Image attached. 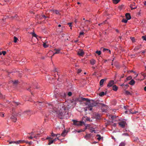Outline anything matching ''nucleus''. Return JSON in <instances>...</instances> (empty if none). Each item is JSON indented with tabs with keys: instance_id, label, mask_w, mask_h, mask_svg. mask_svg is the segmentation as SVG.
<instances>
[{
	"instance_id": "1",
	"label": "nucleus",
	"mask_w": 146,
	"mask_h": 146,
	"mask_svg": "<svg viewBox=\"0 0 146 146\" xmlns=\"http://www.w3.org/2000/svg\"><path fill=\"white\" fill-rule=\"evenodd\" d=\"M48 104L50 108H52L54 111L56 112L58 116L60 119H62L66 113H68V112L66 111V106L63 103L58 104L57 105V108L54 107L52 104Z\"/></svg>"
},
{
	"instance_id": "2",
	"label": "nucleus",
	"mask_w": 146,
	"mask_h": 146,
	"mask_svg": "<svg viewBox=\"0 0 146 146\" xmlns=\"http://www.w3.org/2000/svg\"><path fill=\"white\" fill-rule=\"evenodd\" d=\"M54 96L56 98H57L58 97H61V98H65L66 97V94L65 93H62L58 94V93H56L55 91L54 92Z\"/></svg>"
},
{
	"instance_id": "3",
	"label": "nucleus",
	"mask_w": 146,
	"mask_h": 146,
	"mask_svg": "<svg viewBox=\"0 0 146 146\" xmlns=\"http://www.w3.org/2000/svg\"><path fill=\"white\" fill-rule=\"evenodd\" d=\"M86 105H88V107L87 108L88 110H89L91 111L92 109V107L95 106H96V104L94 102L92 103H89L87 104H86Z\"/></svg>"
},
{
	"instance_id": "4",
	"label": "nucleus",
	"mask_w": 146,
	"mask_h": 146,
	"mask_svg": "<svg viewBox=\"0 0 146 146\" xmlns=\"http://www.w3.org/2000/svg\"><path fill=\"white\" fill-rule=\"evenodd\" d=\"M31 114V112L30 110L25 111L23 112L22 117H27L28 116H30Z\"/></svg>"
},
{
	"instance_id": "5",
	"label": "nucleus",
	"mask_w": 146,
	"mask_h": 146,
	"mask_svg": "<svg viewBox=\"0 0 146 146\" xmlns=\"http://www.w3.org/2000/svg\"><path fill=\"white\" fill-rule=\"evenodd\" d=\"M74 124L77 126H81L84 123V122L82 121H78L75 120H73Z\"/></svg>"
},
{
	"instance_id": "6",
	"label": "nucleus",
	"mask_w": 146,
	"mask_h": 146,
	"mask_svg": "<svg viewBox=\"0 0 146 146\" xmlns=\"http://www.w3.org/2000/svg\"><path fill=\"white\" fill-rule=\"evenodd\" d=\"M119 126L121 127L124 128L125 127L126 124V123L125 121H123L119 122L118 123Z\"/></svg>"
},
{
	"instance_id": "7",
	"label": "nucleus",
	"mask_w": 146,
	"mask_h": 146,
	"mask_svg": "<svg viewBox=\"0 0 146 146\" xmlns=\"http://www.w3.org/2000/svg\"><path fill=\"white\" fill-rule=\"evenodd\" d=\"M125 113H128L129 114H136L137 113H138L139 112L138 111H135L134 112H132V110L130 109L128 111H125Z\"/></svg>"
},
{
	"instance_id": "8",
	"label": "nucleus",
	"mask_w": 146,
	"mask_h": 146,
	"mask_svg": "<svg viewBox=\"0 0 146 146\" xmlns=\"http://www.w3.org/2000/svg\"><path fill=\"white\" fill-rule=\"evenodd\" d=\"M130 7L131 8V10L136 9L137 7V6H135V3H133L131 4L130 6Z\"/></svg>"
},
{
	"instance_id": "9",
	"label": "nucleus",
	"mask_w": 146,
	"mask_h": 146,
	"mask_svg": "<svg viewBox=\"0 0 146 146\" xmlns=\"http://www.w3.org/2000/svg\"><path fill=\"white\" fill-rule=\"evenodd\" d=\"M94 118L96 119H101L100 115L98 113L95 114L94 115Z\"/></svg>"
},
{
	"instance_id": "10",
	"label": "nucleus",
	"mask_w": 146,
	"mask_h": 146,
	"mask_svg": "<svg viewBox=\"0 0 146 146\" xmlns=\"http://www.w3.org/2000/svg\"><path fill=\"white\" fill-rule=\"evenodd\" d=\"M78 54L79 56H82L84 55V52L82 50H80L78 52Z\"/></svg>"
},
{
	"instance_id": "11",
	"label": "nucleus",
	"mask_w": 146,
	"mask_h": 146,
	"mask_svg": "<svg viewBox=\"0 0 146 146\" xmlns=\"http://www.w3.org/2000/svg\"><path fill=\"white\" fill-rule=\"evenodd\" d=\"M114 84V81L113 80L110 81L108 83L107 85L108 87H111Z\"/></svg>"
},
{
	"instance_id": "12",
	"label": "nucleus",
	"mask_w": 146,
	"mask_h": 146,
	"mask_svg": "<svg viewBox=\"0 0 146 146\" xmlns=\"http://www.w3.org/2000/svg\"><path fill=\"white\" fill-rule=\"evenodd\" d=\"M81 100L82 101H86L88 103H90V100L88 98H81Z\"/></svg>"
},
{
	"instance_id": "13",
	"label": "nucleus",
	"mask_w": 146,
	"mask_h": 146,
	"mask_svg": "<svg viewBox=\"0 0 146 146\" xmlns=\"http://www.w3.org/2000/svg\"><path fill=\"white\" fill-rule=\"evenodd\" d=\"M125 17L127 20L130 19L131 18L130 14L129 13L125 14Z\"/></svg>"
},
{
	"instance_id": "14",
	"label": "nucleus",
	"mask_w": 146,
	"mask_h": 146,
	"mask_svg": "<svg viewBox=\"0 0 146 146\" xmlns=\"http://www.w3.org/2000/svg\"><path fill=\"white\" fill-rule=\"evenodd\" d=\"M11 119L14 122H16L17 120V119L16 117L13 115L11 116Z\"/></svg>"
},
{
	"instance_id": "15",
	"label": "nucleus",
	"mask_w": 146,
	"mask_h": 146,
	"mask_svg": "<svg viewBox=\"0 0 146 146\" xmlns=\"http://www.w3.org/2000/svg\"><path fill=\"white\" fill-rule=\"evenodd\" d=\"M90 63L92 65H94L96 62V61L94 59H92L90 61Z\"/></svg>"
},
{
	"instance_id": "16",
	"label": "nucleus",
	"mask_w": 146,
	"mask_h": 146,
	"mask_svg": "<svg viewBox=\"0 0 146 146\" xmlns=\"http://www.w3.org/2000/svg\"><path fill=\"white\" fill-rule=\"evenodd\" d=\"M91 137V135L90 134H86L84 137V138L88 140L90 139Z\"/></svg>"
},
{
	"instance_id": "17",
	"label": "nucleus",
	"mask_w": 146,
	"mask_h": 146,
	"mask_svg": "<svg viewBox=\"0 0 146 146\" xmlns=\"http://www.w3.org/2000/svg\"><path fill=\"white\" fill-rule=\"evenodd\" d=\"M106 80L105 79H102V80H101L100 81V85L102 86L103 85V83L104 82V81L105 80Z\"/></svg>"
},
{
	"instance_id": "18",
	"label": "nucleus",
	"mask_w": 146,
	"mask_h": 146,
	"mask_svg": "<svg viewBox=\"0 0 146 146\" xmlns=\"http://www.w3.org/2000/svg\"><path fill=\"white\" fill-rule=\"evenodd\" d=\"M90 21L88 20H86L85 21L84 24H83L84 25L87 26L88 25L90 24Z\"/></svg>"
},
{
	"instance_id": "19",
	"label": "nucleus",
	"mask_w": 146,
	"mask_h": 146,
	"mask_svg": "<svg viewBox=\"0 0 146 146\" xmlns=\"http://www.w3.org/2000/svg\"><path fill=\"white\" fill-rule=\"evenodd\" d=\"M141 45H138L136 46L135 48H134V50H137L141 48Z\"/></svg>"
},
{
	"instance_id": "20",
	"label": "nucleus",
	"mask_w": 146,
	"mask_h": 146,
	"mask_svg": "<svg viewBox=\"0 0 146 146\" xmlns=\"http://www.w3.org/2000/svg\"><path fill=\"white\" fill-rule=\"evenodd\" d=\"M118 88V87L115 85H113V90L115 91H117Z\"/></svg>"
},
{
	"instance_id": "21",
	"label": "nucleus",
	"mask_w": 146,
	"mask_h": 146,
	"mask_svg": "<svg viewBox=\"0 0 146 146\" xmlns=\"http://www.w3.org/2000/svg\"><path fill=\"white\" fill-rule=\"evenodd\" d=\"M60 49H54V51H55V52H54V54H57L60 53Z\"/></svg>"
},
{
	"instance_id": "22",
	"label": "nucleus",
	"mask_w": 146,
	"mask_h": 146,
	"mask_svg": "<svg viewBox=\"0 0 146 146\" xmlns=\"http://www.w3.org/2000/svg\"><path fill=\"white\" fill-rule=\"evenodd\" d=\"M99 104L101 105L102 109L103 107L105 108L106 109H107V107L105 104L102 103H100Z\"/></svg>"
},
{
	"instance_id": "23",
	"label": "nucleus",
	"mask_w": 146,
	"mask_h": 146,
	"mask_svg": "<svg viewBox=\"0 0 146 146\" xmlns=\"http://www.w3.org/2000/svg\"><path fill=\"white\" fill-rule=\"evenodd\" d=\"M24 141L19 140L16 141V144H18L21 143H24Z\"/></svg>"
},
{
	"instance_id": "24",
	"label": "nucleus",
	"mask_w": 146,
	"mask_h": 146,
	"mask_svg": "<svg viewBox=\"0 0 146 146\" xmlns=\"http://www.w3.org/2000/svg\"><path fill=\"white\" fill-rule=\"evenodd\" d=\"M66 130H64L61 133V135L62 136L64 137L66 134Z\"/></svg>"
},
{
	"instance_id": "25",
	"label": "nucleus",
	"mask_w": 146,
	"mask_h": 146,
	"mask_svg": "<svg viewBox=\"0 0 146 146\" xmlns=\"http://www.w3.org/2000/svg\"><path fill=\"white\" fill-rule=\"evenodd\" d=\"M135 81L133 80H131L129 83V84L131 85H133L135 83Z\"/></svg>"
},
{
	"instance_id": "26",
	"label": "nucleus",
	"mask_w": 146,
	"mask_h": 146,
	"mask_svg": "<svg viewBox=\"0 0 146 146\" xmlns=\"http://www.w3.org/2000/svg\"><path fill=\"white\" fill-rule=\"evenodd\" d=\"M23 112H19L17 114V116L22 117Z\"/></svg>"
},
{
	"instance_id": "27",
	"label": "nucleus",
	"mask_w": 146,
	"mask_h": 146,
	"mask_svg": "<svg viewBox=\"0 0 146 146\" xmlns=\"http://www.w3.org/2000/svg\"><path fill=\"white\" fill-rule=\"evenodd\" d=\"M141 75H142V76H143V77H144L143 78V79H142L141 80H142L143 79H145V77H146V76L145 73L143 72H142L141 73Z\"/></svg>"
},
{
	"instance_id": "28",
	"label": "nucleus",
	"mask_w": 146,
	"mask_h": 146,
	"mask_svg": "<svg viewBox=\"0 0 146 146\" xmlns=\"http://www.w3.org/2000/svg\"><path fill=\"white\" fill-rule=\"evenodd\" d=\"M51 135V136L53 137H54L55 136H56V137H57L58 135H60V134H55L53 132H52Z\"/></svg>"
},
{
	"instance_id": "29",
	"label": "nucleus",
	"mask_w": 146,
	"mask_h": 146,
	"mask_svg": "<svg viewBox=\"0 0 146 146\" xmlns=\"http://www.w3.org/2000/svg\"><path fill=\"white\" fill-rule=\"evenodd\" d=\"M49 143H48V145H50L52 143H54V141L53 140H48Z\"/></svg>"
},
{
	"instance_id": "30",
	"label": "nucleus",
	"mask_w": 146,
	"mask_h": 146,
	"mask_svg": "<svg viewBox=\"0 0 146 146\" xmlns=\"http://www.w3.org/2000/svg\"><path fill=\"white\" fill-rule=\"evenodd\" d=\"M105 94L104 92H100L99 94V95L100 96H104V95H105Z\"/></svg>"
},
{
	"instance_id": "31",
	"label": "nucleus",
	"mask_w": 146,
	"mask_h": 146,
	"mask_svg": "<svg viewBox=\"0 0 146 146\" xmlns=\"http://www.w3.org/2000/svg\"><path fill=\"white\" fill-rule=\"evenodd\" d=\"M120 0H113V3L115 4L117 3Z\"/></svg>"
},
{
	"instance_id": "32",
	"label": "nucleus",
	"mask_w": 146,
	"mask_h": 146,
	"mask_svg": "<svg viewBox=\"0 0 146 146\" xmlns=\"http://www.w3.org/2000/svg\"><path fill=\"white\" fill-rule=\"evenodd\" d=\"M96 137H98L97 138L100 141L101 140V135H100L98 134L96 135Z\"/></svg>"
},
{
	"instance_id": "33",
	"label": "nucleus",
	"mask_w": 146,
	"mask_h": 146,
	"mask_svg": "<svg viewBox=\"0 0 146 146\" xmlns=\"http://www.w3.org/2000/svg\"><path fill=\"white\" fill-rule=\"evenodd\" d=\"M106 50H107V51H108V52H109L110 53H111V51L110 50H109L106 49V48H104L103 49V52H105Z\"/></svg>"
},
{
	"instance_id": "34",
	"label": "nucleus",
	"mask_w": 146,
	"mask_h": 146,
	"mask_svg": "<svg viewBox=\"0 0 146 146\" xmlns=\"http://www.w3.org/2000/svg\"><path fill=\"white\" fill-rule=\"evenodd\" d=\"M48 17H46L45 16V15H43L41 17H40V19H45L46 18H48Z\"/></svg>"
},
{
	"instance_id": "35",
	"label": "nucleus",
	"mask_w": 146,
	"mask_h": 146,
	"mask_svg": "<svg viewBox=\"0 0 146 146\" xmlns=\"http://www.w3.org/2000/svg\"><path fill=\"white\" fill-rule=\"evenodd\" d=\"M121 22L125 23H126L127 22V20L125 19H123L121 21Z\"/></svg>"
},
{
	"instance_id": "36",
	"label": "nucleus",
	"mask_w": 146,
	"mask_h": 146,
	"mask_svg": "<svg viewBox=\"0 0 146 146\" xmlns=\"http://www.w3.org/2000/svg\"><path fill=\"white\" fill-rule=\"evenodd\" d=\"M18 40V38L16 36L14 37V42L16 43L17 42V40Z\"/></svg>"
},
{
	"instance_id": "37",
	"label": "nucleus",
	"mask_w": 146,
	"mask_h": 146,
	"mask_svg": "<svg viewBox=\"0 0 146 146\" xmlns=\"http://www.w3.org/2000/svg\"><path fill=\"white\" fill-rule=\"evenodd\" d=\"M96 53L98 54V55H100L101 54V52L100 51L97 50L96 52Z\"/></svg>"
},
{
	"instance_id": "38",
	"label": "nucleus",
	"mask_w": 146,
	"mask_h": 146,
	"mask_svg": "<svg viewBox=\"0 0 146 146\" xmlns=\"http://www.w3.org/2000/svg\"><path fill=\"white\" fill-rule=\"evenodd\" d=\"M132 77L131 76H129L126 79V80H125V82L126 81V80H129L131 79Z\"/></svg>"
},
{
	"instance_id": "39",
	"label": "nucleus",
	"mask_w": 146,
	"mask_h": 146,
	"mask_svg": "<svg viewBox=\"0 0 146 146\" xmlns=\"http://www.w3.org/2000/svg\"><path fill=\"white\" fill-rule=\"evenodd\" d=\"M84 117L85 118L86 120V121H90V117Z\"/></svg>"
},
{
	"instance_id": "40",
	"label": "nucleus",
	"mask_w": 146,
	"mask_h": 146,
	"mask_svg": "<svg viewBox=\"0 0 146 146\" xmlns=\"http://www.w3.org/2000/svg\"><path fill=\"white\" fill-rule=\"evenodd\" d=\"M125 144L124 142H122L121 143L119 146H125Z\"/></svg>"
},
{
	"instance_id": "41",
	"label": "nucleus",
	"mask_w": 146,
	"mask_h": 146,
	"mask_svg": "<svg viewBox=\"0 0 146 146\" xmlns=\"http://www.w3.org/2000/svg\"><path fill=\"white\" fill-rule=\"evenodd\" d=\"M43 46L44 48H47L48 47V46L46 44V43H44L43 44Z\"/></svg>"
},
{
	"instance_id": "42",
	"label": "nucleus",
	"mask_w": 146,
	"mask_h": 146,
	"mask_svg": "<svg viewBox=\"0 0 146 146\" xmlns=\"http://www.w3.org/2000/svg\"><path fill=\"white\" fill-rule=\"evenodd\" d=\"M130 39L133 42H134L135 41V39L134 37H131Z\"/></svg>"
},
{
	"instance_id": "43",
	"label": "nucleus",
	"mask_w": 146,
	"mask_h": 146,
	"mask_svg": "<svg viewBox=\"0 0 146 146\" xmlns=\"http://www.w3.org/2000/svg\"><path fill=\"white\" fill-rule=\"evenodd\" d=\"M31 34H32V35L33 36L36 37L37 36V35L35 33H31Z\"/></svg>"
},
{
	"instance_id": "44",
	"label": "nucleus",
	"mask_w": 146,
	"mask_h": 146,
	"mask_svg": "<svg viewBox=\"0 0 146 146\" xmlns=\"http://www.w3.org/2000/svg\"><path fill=\"white\" fill-rule=\"evenodd\" d=\"M142 38L143 40L146 41V36H142Z\"/></svg>"
},
{
	"instance_id": "45",
	"label": "nucleus",
	"mask_w": 146,
	"mask_h": 146,
	"mask_svg": "<svg viewBox=\"0 0 146 146\" xmlns=\"http://www.w3.org/2000/svg\"><path fill=\"white\" fill-rule=\"evenodd\" d=\"M54 12L56 14H58L59 13V12L57 10H54Z\"/></svg>"
},
{
	"instance_id": "46",
	"label": "nucleus",
	"mask_w": 146,
	"mask_h": 146,
	"mask_svg": "<svg viewBox=\"0 0 146 146\" xmlns=\"http://www.w3.org/2000/svg\"><path fill=\"white\" fill-rule=\"evenodd\" d=\"M40 103H41V104H42V102H38V103H37V105H39L40 106H43V105H42V104L41 105V104H40Z\"/></svg>"
},
{
	"instance_id": "47",
	"label": "nucleus",
	"mask_w": 146,
	"mask_h": 146,
	"mask_svg": "<svg viewBox=\"0 0 146 146\" xmlns=\"http://www.w3.org/2000/svg\"><path fill=\"white\" fill-rule=\"evenodd\" d=\"M133 140L134 141H137V140H138V139L137 137H134L133 138Z\"/></svg>"
},
{
	"instance_id": "48",
	"label": "nucleus",
	"mask_w": 146,
	"mask_h": 146,
	"mask_svg": "<svg viewBox=\"0 0 146 146\" xmlns=\"http://www.w3.org/2000/svg\"><path fill=\"white\" fill-rule=\"evenodd\" d=\"M68 95L69 96H70L72 95V93L71 92H69L68 94Z\"/></svg>"
},
{
	"instance_id": "49",
	"label": "nucleus",
	"mask_w": 146,
	"mask_h": 146,
	"mask_svg": "<svg viewBox=\"0 0 146 146\" xmlns=\"http://www.w3.org/2000/svg\"><path fill=\"white\" fill-rule=\"evenodd\" d=\"M10 144L15 143L16 144V141H12L9 142Z\"/></svg>"
},
{
	"instance_id": "50",
	"label": "nucleus",
	"mask_w": 146,
	"mask_h": 146,
	"mask_svg": "<svg viewBox=\"0 0 146 146\" xmlns=\"http://www.w3.org/2000/svg\"><path fill=\"white\" fill-rule=\"evenodd\" d=\"M18 82V80H16L14 81L13 82V83L14 84H17Z\"/></svg>"
},
{
	"instance_id": "51",
	"label": "nucleus",
	"mask_w": 146,
	"mask_h": 146,
	"mask_svg": "<svg viewBox=\"0 0 146 146\" xmlns=\"http://www.w3.org/2000/svg\"><path fill=\"white\" fill-rule=\"evenodd\" d=\"M125 93L127 95H129V94H130V92H129L128 91H125Z\"/></svg>"
},
{
	"instance_id": "52",
	"label": "nucleus",
	"mask_w": 146,
	"mask_h": 146,
	"mask_svg": "<svg viewBox=\"0 0 146 146\" xmlns=\"http://www.w3.org/2000/svg\"><path fill=\"white\" fill-rule=\"evenodd\" d=\"M99 100H97L95 102V103L96 104V105H97V104H99L100 103H99Z\"/></svg>"
},
{
	"instance_id": "53",
	"label": "nucleus",
	"mask_w": 146,
	"mask_h": 146,
	"mask_svg": "<svg viewBox=\"0 0 146 146\" xmlns=\"http://www.w3.org/2000/svg\"><path fill=\"white\" fill-rule=\"evenodd\" d=\"M82 71V70L81 69H78V71H77V73H80Z\"/></svg>"
},
{
	"instance_id": "54",
	"label": "nucleus",
	"mask_w": 146,
	"mask_h": 146,
	"mask_svg": "<svg viewBox=\"0 0 146 146\" xmlns=\"http://www.w3.org/2000/svg\"><path fill=\"white\" fill-rule=\"evenodd\" d=\"M6 52L5 51H3L2 52V53L3 54V55H5L6 53Z\"/></svg>"
},
{
	"instance_id": "55",
	"label": "nucleus",
	"mask_w": 146,
	"mask_h": 146,
	"mask_svg": "<svg viewBox=\"0 0 146 146\" xmlns=\"http://www.w3.org/2000/svg\"><path fill=\"white\" fill-rule=\"evenodd\" d=\"M74 101V102H77L78 101H79V100L78 98H76L74 100H73Z\"/></svg>"
},
{
	"instance_id": "56",
	"label": "nucleus",
	"mask_w": 146,
	"mask_h": 146,
	"mask_svg": "<svg viewBox=\"0 0 146 146\" xmlns=\"http://www.w3.org/2000/svg\"><path fill=\"white\" fill-rule=\"evenodd\" d=\"M84 34V32H80V35H83Z\"/></svg>"
},
{
	"instance_id": "57",
	"label": "nucleus",
	"mask_w": 146,
	"mask_h": 146,
	"mask_svg": "<svg viewBox=\"0 0 146 146\" xmlns=\"http://www.w3.org/2000/svg\"><path fill=\"white\" fill-rule=\"evenodd\" d=\"M72 23H69L68 24V25H69V26L70 27H72Z\"/></svg>"
},
{
	"instance_id": "58",
	"label": "nucleus",
	"mask_w": 146,
	"mask_h": 146,
	"mask_svg": "<svg viewBox=\"0 0 146 146\" xmlns=\"http://www.w3.org/2000/svg\"><path fill=\"white\" fill-rule=\"evenodd\" d=\"M122 135L125 136H128V134L127 133H125L123 134Z\"/></svg>"
},
{
	"instance_id": "59",
	"label": "nucleus",
	"mask_w": 146,
	"mask_h": 146,
	"mask_svg": "<svg viewBox=\"0 0 146 146\" xmlns=\"http://www.w3.org/2000/svg\"><path fill=\"white\" fill-rule=\"evenodd\" d=\"M57 139L59 140L58 137H57L56 138H55V139H53V140L55 142V141H56Z\"/></svg>"
},
{
	"instance_id": "60",
	"label": "nucleus",
	"mask_w": 146,
	"mask_h": 146,
	"mask_svg": "<svg viewBox=\"0 0 146 146\" xmlns=\"http://www.w3.org/2000/svg\"><path fill=\"white\" fill-rule=\"evenodd\" d=\"M52 138L50 137H47L46 138V139H49V140H50V139H52Z\"/></svg>"
},
{
	"instance_id": "61",
	"label": "nucleus",
	"mask_w": 146,
	"mask_h": 146,
	"mask_svg": "<svg viewBox=\"0 0 146 146\" xmlns=\"http://www.w3.org/2000/svg\"><path fill=\"white\" fill-rule=\"evenodd\" d=\"M87 107H88V106H87L86 107V108H85L84 110L86 111H87L88 110H88V108H87Z\"/></svg>"
},
{
	"instance_id": "62",
	"label": "nucleus",
	"mask_w": 146,
	"mask_h": 146,
	"mask_svg": "<svg viewBox=\"0 0 146 146\" xmlns=\"http://www.w3.org/2000/svg\"><path fill=\"white\" fill-rule=\"evenodd\" d=\"M32 88V87H29V88H28V89H27V90H28V91H31V88Z\"/></svg>"
},
{
	"instance_id": "63",
	"label": "nucleus",
	"mask_w": 146,
	"mask_h": 146,
	"mask_svg": "<svg viewBox=\"0 0 146 146\" xmlns=\"http://www.w3.org/2000/svg\"><path fill=\"white\" fill-rule=\"evenodd\" d=\"M90 132H91L92 133L93 132H94L95 133V131L94 130H90Z\"/></svg>"
},
{
	"instance_id": "64",
	"label": "nucleus",
	"mask_w": 146,
	"mask_h": 146,
	"mask_svg": "<svg viewBox=\"0 0 146 146\" xmlns=\"http://www.w3.org/2000/svg\"><path fill=\"white\" fill-rule=\"evenodd\" d=\"M112 125L114 127H115L116 126V123H114Z\"/></svg>"
}]
</instances>
